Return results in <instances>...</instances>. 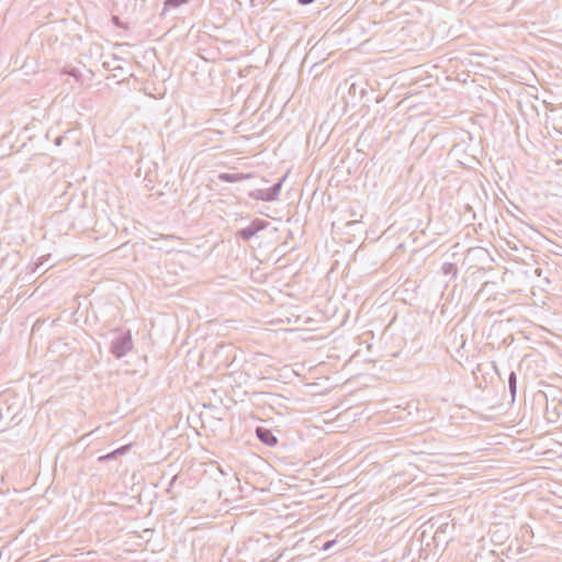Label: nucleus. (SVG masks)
<instances>
[{
	"instance_id": "nucleus-1",
	"label": "nucleus",
	"mask_w": 562,
	"mask_h": 562,
	"mask_svg": "<svg viewBox=\"0 0 562 562\" xmlns=\"http://www.w3.org/2000/svg\"><path fill=\"white\" fill-rule=\"evenodd\" d=\"M116 334L110 344V352L116 358L125 357L133 349L131 330L114 329Z\"/></svg>"
},
{
	"instance_id": "nucleus-2",
	"label": "nucleus",
	"mask_w": 562,
	"mask_h": 562,
	"mask_svg": "<svg viewBox=\"0 0 562 562\" xmlns=\"http://www.w3.org/2000/svg\"><path fill=\"white\" fill-rule=\"evenodd\" d=\"M285 178H286V176L282 177L278 182H276L273 186H271L268 189L251 190L248 193V196L250 199H254L257 201L272 202L278 199Z\"/></svg>"
},
{
	"instance_id": "nucleus-3",
	"label": "nucleus",
	"mask_w": 562,
	"mask_h": 562,
	"mask_svg": "<svg viewBox=\"0 0 562 562\" xmlns=\"http://www.w3.org/2000/svg\"><path fill=\"white\" fill-rule=\"evenodd\" d=\"M268 226L269 222L261 218H255L250 222L248 226L238 229L236 236L244 241H248L252 237H255L259 232L266 229Z\"/></svg>"
},
{
	"instance_id": "nucleus-4",
	"label": "nucleus",
	"mask_w": 562,
	"mask_h": 562,
	"mask_svg": "<svg viewBox=\"0 0 562 562\" xmlns=\"http://www.w3.org/2000/svg\"><path fill=\"white\" fill-rule=\"evenodd\" d=\"M256 436L261 443L268 447H274L278 445L277 436L269 428L258 426L256 428Z\"/></svg>"
},
{
	"instance_id": "nucleus-5",
	"label": "nucleus",
	"mask_w": 562,
	"mask_h": 562,
	"mask_svg": "<svg viewBox=\"0 0 562 562\" xmlns=\"http://www.w3.org/2000/svg\"><path fill=\"white\" fill-rule=\"evenodd\" d=\"M250 177H251L250 173L221 172L218 175V180L223 181V182L235 183V182H239V181H243L245 179H248Z\"/></svg>"
},
{
	"instance_id": "nucleus-6",
	"label": "nucleus",
	"mask_w": 562,
	"mask_h": 562,
	"mask_svg": "<svg viewBox=\"0 0 562 562\" xmlns=\"http://www.w3.org/2000/svg\"><path fill=\"white\" fill-rule=\"evenodd\" d=\"M508 391L510 393L512 403H514L517 394V374L515 371H510L507 378Z\"/></svg>"
},
{
	"instance_id": "nucleus-7",
	"label": "nucleus",
	"mask_w": 562,
	"mask_h": 562,
	"mask_svg": "<svg viewBox=\"0 0 562 562\" xmlns=\"http://www.w3.org/2000/svg\"><path fill=\"white\" fill-rule=\"evenodd\" d=\"M188 2H189V0H165L164 9H162L160 15L164 16L169 9L179 8L180 5L186 4Z\"/></svg>"
},
{
	"instance_id": "nucleus-8",
	"label": "nucleus",
	"mask_w": 562,
	"mask_h": 562,
	"mask_svg": "<svg viewBox=\"0 0 562 562\" xmlns=\"http://www.w3.org/2000/svg\"><path fill=\"white\" fill-rule=\"evenodd\" d=\"M441 272L442 274L445 276H451V278H456L457 274H458V268L454 263L452 262H445L442 266H441Z\"/></svg>"
},
{
	"instance_id": "nucleus-9",
	"label": "nucleus",
	"mask_w": 562,
	"mask_h": 562,
	"mask_svg": "<svg viewBox=\"0 0 562 562\" xmlns=\"http://www.w3.org/2000/svg\"><path fill=\"white\" fill-rule=\"evenodd\" d=\"M112 22L114 25L119 27H124L125 25L121 22L120 18L117 15H112Z\"/></svg>"
},
{
	"instance_id": "nucleus-10",
	"label": "nucleus",
	"mask_w": 562,
	"mask_h": 562,
	"mask_svg": "<svg viewBox=\"0 0 562 562\" xmlns=\"http://www.w3.org/2000/svg\"><path fill=\"white\" fill-rule=\"evenodd\" d=\"M336 543V540H330V541H327L325 542L323 546H322V549L324 551H327L329 550L334 544Z\"/></svg>"
},
{
	"instance_id": "nucleus-11",
	"label": "nucleus",
	"mask_w": 562,
	"mask_h": 562,
	"mask_svg": "<svg viewBox=\"0 0 562 562\" xmlns=\"http://www.w3.org/2000/svg\"><path fill=\"white\" fill-rule=\"evenodd\" d=\"M71 77L76 78L77 80L80 78L81 74L78 69L76 68H72L69 72H68Z\"/></svg>"
},
{
	"instance_id": "nucleus-12",
	"label": "nucleus",
	"mask_w": 562,
	"mask_h": 562,
	"mask_svg": "<svg viewBox=\"0 0 562 562\" xmlns=\"http://www.w3.org/2000/svg\"><path fill=\"white\" fill-rule=\"evenodd\" d=\"M176 481H177V475H175V476L170 480L169 485H168V488H167V493H171V488H172L173 484L176 483Z\"/></svg>"
},
{
	"instance_id": "nucleus-13",
	"label": "nucleus",
	"mask_w": 562,
	"mask_h": 562,
	"mask_svg": "<svg viewBox=\"0 0 562 562\" xmlns=\"http://www.w3.org/2000/svg\"><path fill=\"white\" fill-rule=\"evenodd\" d=\"M314 0H297V2L302 5L311 4Z\"/></svg>"
},
{
	"instance_id": "nucleus-14",
	"label": "nucleus",
	"mask_w": 562,
	"mask_h": 562,
	"mask_svg": "<svg viewBox=\"0 0 562 562\" xmlns=\"http://www.w3.org/2000/svg\"><path fill=\"white\" fill-rule=\"evenodd\" d=\"M124 450H125V448H117V449H115L114 451H112V453H113L114 456H116V454H122V453L124 452Z\"/></svg>"
},
{
	"instance_id": "nucleus-15",
	"label": "nucleus",
	"mask_w": 562,
	"mask_h": 562,
	"mask_svg": "<svg viewBox=\"0 0 562 562\" xmlns=\"http://www.w3.org/2000/svg\"><path fill=\"white\" fill-rule=\"evenodd\" d=\"M114 454L111 452V453H108L103 457H100L99 460H106V459H111Z\"/></svg>"
},
{
	"instance_id": "nucleus-16",
	"label": "nucleus",
	"mask_w": 562,
	"mask_h": 562,
	"mask_svg": "<svg viewBox=\"0 0 562 562\" xmlns=\"http://www.w3.org/2000/svg\"><path fill=\"white\" fill-rule=\"evenodd\" d=\"M61 142H63V137H60V136L55 139V144L57 146H59L61 144Z\"/></svg>"
}]
</instances>
